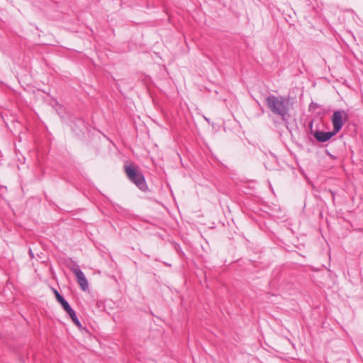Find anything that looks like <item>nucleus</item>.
<instances>
[{"mask_svg": "<svg viewBox=\"0 0 363 363\" xmlns=\"http://www.w3.org/2000/svg\"><path fill=\"white\" fill-rule=\"evenodd\" d=\"M266 104L270 111L279 116L282 121H287L290 117V100L283 96L269 95L265 99Z\"/></svg>", "mask_w": 363, "mask_h": 363, "instance_id": "obj_1", "label": "nucleus"}, {"mask_svg": "<svg viewBox=\"0 0 363 363\" xmlns=\"http://www.w3.org/2000/svg\"><path fill=\"white\" fill-rule=\"evenodd\" d=\"M124 172L128 179L143 191L147 190V185L145 177L138 166L133 164H125L123 166Z\"/></svg>", "mask_w": 363, "mask_h": 363, "instance_id": "obj_2", "label": "nucleus"}, {"mask_svg": "<svg viewBox=\"0 0 363 363\" xmlns=\"http://www.w3.org/2000/svg\"><path fill=\"white\" fill-rule=\"evenodd\" d=\"M349 119L347 112L344 110L335 111L331 117V121L333 126V131L337 133L342 128L344 123Z\"/></svg>", "mask_w": 363, "mask_h": 363, "instance_id": "obj_3", "label": "nucleus"}, {"mask_svg": "<svg viewBox=\"0 0 363 363\" xmlns=\"http://www.w3.org/2000/svg\"><path fill=\"white\" fill-rule=\"evenodd\" d=\"M72 272L77 277V282L80 286L82 291H86L88 289V281L79 267H73L71 269Z\"/></svg>", "mask_w": 363, "mask_h": 363, "instance_id": "obj_4", "label": "nucleus"}, {"mask_svg": "<svg viewBox=\"0 0 363 363\" xmlns=\"http://www.w3.org/2000/svg\"><path fill=\"white\" fill-rule=\"evenodd\" d=\"M336 134L335 131H329V132H323L320 130H316L313 133V136L316 139V140L319 143H325L329 140L333 136Z\"/></svg>", "mask_w": 363, "mask_h": 363, "instance_id": "obj_5", "label": "nucleus"}, {"mask_svg": "<svg viewBox=\"0 0 363 363\" xmlns=\"http://www.w3.org/2000/svg\"><path fill=\"white\" fill-rule=\"evenodd\" d=\"M57 301L61 304L63 309L66 311L71 308L69 303L65 298L55 289L53 290Z\"/></svg>", "mask_w": 363, "mask_h": 363, "instance_id": "obj_6", "label": "nucleus"}, {"mask_svg": "<svg viewBox=\"0 0 363 363\" xmlns=\"http://www.w3.org/2000/svg\"><path fill=\"white\" fill-rule=\"evenodd\" d=\"M66 312L69 314V315L70 316L72 320L77 326V328H82V324H81L80 321L79 320V319H78V318H77V316L76 315V313L72 309V308L71 307L69 309L66 311Z\"/></svg>", "mask_w": 363, "mask_h": 363, "instance_id": "obj_7", "label": "nucleus"}, {"mask_svg": "<svg viewBox=\"0 0 363 363\" xmlns=\"http://www.w3.org/2000/svg\"><path fill=\"white\" fill-rule=\"evenodd\" d=\"M318 107H319V105L318 104L312 102L309 106V109L310 110H315Z\"/></svg>", "mask_w": 363, "mask_h": 363, "instance_id": "obj_8", "label": "nucleus"}, {"mask_svg": "<svg viewBox=\"0 0 363 363\" xmlns=\"http://www.w3.org/2000/svg\"><path fill=\"white\" fill-rule=\"evenodd\" d=\"M29 255L31 258L34 257V255L30 249L29 250Z\"/></svg>", "mask_w": 363, "mask_h": 363, "instance_id": "obj_9", "label": "nucleus"}, {"mask_svg": "<svg viewBox=\"0 0 363 363\" xmlns=\"http://www.w3.org/2000/svg\"><path fill=\"white\" fill-rule=\"evenodd\" d=\"M309 126H310L311 130H312L313 121H311V122H310V123H309Z\"/></svg>", "mask_w": 363, "mask_h": 363, "instance_id": "obj_10", "label": "nucleus"}]
</instances>
